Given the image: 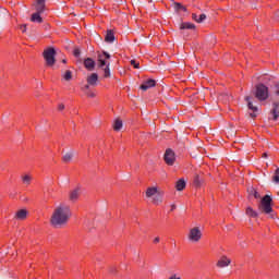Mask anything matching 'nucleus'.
<instances>
[{
	"label": "nucleus",
	"mask_w": 279,
	"mask_h": 279,
	"mask_svg": "<svg viewBox=\"0 0 279 279\" xmlns=\"http://www.w3.org/2000/svg\"><path fill=\"white\" fill-rule=\"evenodd\" d=\"M69 219H71V207L60 204L52 211L50 225L52 228H62L69 223Z\"/></svg>",
	"instance_id": "obj_1"
},
{
	"label": "nucleus",
	"mask_w": 279,
	"mask_h": 279,
	"mask_svg": "<svg viewBox=\"0 0 279 279\" xmlns=\"http://www.w3.org/2000/svg\"><path fill=\"white\" fill-rule=\"evenodd\" d=\"M255 97L258 101H267L269 99V87L265 86V84L256 85Z\"/></svg>",
	"instance_id": "obj_2"
},
{
	"label": "nucleus",
	"mask_w": 279,
	"mask_h": 279,
	"mask_svg": "<svg viewBox=\"0 0 279 279\" xmlns=\"http://www.w3.org/2000/svg\"><path fill=\"white\" fill-rule=\"evenodd\" d=\"M271 196L270 195H265L259 204V210H262L263 213H265L266 215L271 214V211L274 210L271 208Z\"/></svg>",
	"instance_id": "obj_3"
},
{
	"label": "nucleus",
	"mask_w": 279,
	"mask_h": 279,
	"mask_svg": "<svg viewBox=\"0 0 279 279\" xmlns=\"http://www.w3.org/2000/svg\"><path fill=\"white\" fill-rule=\"evenodd\" d=\"M187 239L191 243H199V241H202V229H199V227L190 229Z\"/></svg>",
	"instance_id": "obj_4"
},
{
	"label": "nucleus",
	"mask_w": 279,
	"mask_h": 279,
	"mask_svg": "<svg viewBox=\"0 0 279 279\" xmlns=\"http://www.w3.org/2000/svg\"><path fill=\"white\" fill-rule=\"evenodd\" d=\"M44 58L48 66H53L56 64V49L48 48L44 51Z\"/></svg>",
	"instance_id": "obj_5"
},
{
	"label": "nucleus",
	"mask_w": 279,
	"mask_h": 279,
	"mask_svg": "<svg viewBox=\"0 0 279 279\" xmlns=\"http://www.w3.org/2000/svg\"><path fill=\"white\" fill-rule=\"evenodd\" d=\"M163 160L166 162V165H169L170 167H172V165H174L175 162V153L173 151V149L168 148L163 155Z\"/></svg>",
	"instance_id": "obj_6"
},
{
	"label": "nucleus",
	"mask_w": 279,
	"mask_h": 279,
	"mask_svg": "<svg viewBox=\"0 0 279 279\" xmlns=\"http://www.w3.org/2000/svg\"><path fill=\"white\" fill-rule=\"evenodd\" d=\"M80 195H82V187H80V186L70 191V193H69L70 202H72L74 204V202H77V199H80Z\"/></svg>",
	"instance_id": "obj_7"
},
{
	"label": "nucleus",
	"mask_w": 279,
	"mask_h": 279,
	"mask_svg": "<svg viewBox=\"0 0 279 279\" xmlns=\"http://www.w3.org/2000/svg\"><path fill=\"white\" fill-rule=\"evenodd\" d=\"M245 101H247L248 110H252L253 112L250 113V117L252 119H256V112H258V107H255L252 102L251 98L248 96L245 97Z\"/></svg>",
	"instance_id": "obj_8"
},
{
	"label": "nucleus",
	"mask_w": 279,
	"mask_h": 279,
	"mask_svg": "<svg viewBox=\"0 0 279 279\" xmlns=\"http://www.w3.org/2000/svg\"><path fill=\"white\" fill-rule=\"evenodd\" d=\"M27 215H29L27 209H20L15 213L14 219L17 221H25V219H27Z\"/></svg>",
	"instance_id": "obj_9"
},
{
	"label": "nucleus",
	"mask_w": 279,
	"mask_h": 279,
	"mask_svg": "<svg viewBox=\"0 0 279 279\" xmlns=\"http://www.w3.org/2000/svg\"><path fill=\"white\" fill-rule=\"evenodd\" d=\"M270 114L272 116L274 121H278V117H279V101L278 100L272 102V109L270 110Z\"/></svg>",
	"instance_id": "obj_10"
},
{
	"label": "nucleus",
	"mask_w": 279,
	"mask_h": 279,
	"mask_svg": "<svg viewBox=\"0 0 279 279\" xmlns=\"http://www.w3.org/2000/svg\"><path fill=\"white\" fill-rule=\"evenodd\" d=\"M230 263H232L230 258H228L227 256H222L217 262V267H219V269H223L225 267H229Z\"/></svg>",
	"instance_id": "obj_11"
},
{
	"label": "nucleus",
	"mask_w": 279,
	"mask_h": 279,
	"mask_svg": "<svg viewBox=\"0 0 279 279\" xmlns=\"http://www.w3.org/2000/svg\"><path fill=\"white\" fill-rule=\"evenodd\" d=\"M98 81H99V75H97V73H93L89 76H87V84L89 86H97Z\"/></svg>",
	"instance_id": "obj_12"
},
{
	"label": "nucleus",
	"mask_w": 279,
	"mask_h": 279,
	"mask_svg": "<svg viewBox=\"0 0 279 279\" xmlns=\"http://www.w3.org/2000/svg\"><path fill=\"white\" fill-rule=\"evenodd\" d=\"M95 60H93L92 58H86L84 60V66L85 69H87V71H95Z\"/></svg>",
	"instance_id": "obj_13"
},
{
	"label": "nucleus",
	"mask_w": 279,
	"mask_h": 279,
	"mask_svg": "<svg viewBox=\"0 0 279 279\" xmlns=\"http://www.w3.org/2000/svg\"><path fill=\"white\" fill-rule=\"evenodd\" d=\"M156 86V81L155 80H147L141 85L142 90H147L148 88H154Z\"/></svg>",
	"instance_id": "obj_14"
},
{
	"label": "nucleus",
	"mask_w": 279,
	"mask_h": 279,
	"mask_svg": "<svg viewBox=\"0 0 279 279\" xmlns=\"http://www.w3.org/2000/svg\"><path fill=\"white\" fill-rule=\"evenodd\" d=\"M35 10L38 14H43L45 12V0H37L35 3Z\"/></svg>",
	"instance_id": "obj_15"
},
{
	"label": "nucleus",
	"mask_w": 279,
	"mask_h": 279,
	"mask_svg": "<svg viewBox=\"0 0 279 279\" xmlns=\"http://www.w3.org/2000/svg\"><path fill=\"white\" fill-rule=\"evenodd\" d=\"M153 204L158 206V204H162V192H158L153 198H151Z\"/></svg>",
	"instance_id": "obj_16"
},
{
	"label": "nucleus",
	"mask_w": 279,
	"mask_h": 279,
	"mask_svg": "<svg viewBox=\"0 0 279 279\" xmlns=\"http://www.w3.org/2000/svg\"><path fill=\"white\" fill-rule=\"evenodd\" d=\"M179 29H195V24L191 22H183L179 25Z\"/></svg>",
	"instance_id": "obj_17"
},
{
	"label": "nucleus",
	"mask_w": 279,
	"mask_h": 279,
	"mask_svg": "<svg viewBox=\"0 0 279 279\" xmlns=\"http://www.w3.org/2000/svg\"><path fill=\"white\" fill-rule=\"evenodd\" d=\"M43 13L35 12L31 16L32 23H43V17L40 16Z\"/></svg>",
	"instance_id": "obj_18"
},
{
	"label": "nucleus",
	"mask_w": 279,
	"mask_h": 279,
	"mask_svg": "<svg viewBox=\"0 0 279 279\" xmlns=\"http://www.w3.org/2000/svg\"><path fill=\"white\" fill-rule=\"evenodd\" d=\"M158 192V187H148L146 190V197L153 198Z\"/></svg>",
	"instance_id": "obj_19"
},
{
	"label": "nucleus",
	"mask_w": 279,
	"mask_h": 279,
	"mask_svg": "<svg viewBox=\"0 0 279 279\" xmlns=\"http://www.w3.org/2000/svg\"><path fill=\"white\" fill-rule=\"evenodd\" d=\"M105 41L110 44L114 43V33L112 31H107Z\"/></svg>",
	"instance_id": "obj_20"
},
{
	"label": "nucleus",
	"mask_w": 279,
	"mask_h": 279,
	"mask_svg": "<svg viewBox=\"0 0 279 279\" xmlns=\"http://www.w3.org/2000/svg\"><path fill=\"white\" fill-rule=\"evenodd\" d=\"M75 156V151L71 150L69 153H66L63 157L62 160L63 162H71V160H73V157Z\"/></svg>",
	"instance_id": "obj_21"
},
{
	"label": "nucleus",
	"mask_w": 279,
	"mask_h": 279,
	"mask_svg": "<svg viewBox=\"0 0 279 279\" xmlns=\"http://www.w3.org/2000/svg\"><path fill=\"white\" fill-rule=\"evenodd\" d=\"M177 191H184L186 189V181L184 179H180L175 184Z\"/></svg>",
	"instance_id": "obj_22"
},
{
	"label": "nucleus",
	"mask_w": 279,
	"mask_h": 279,
	"mask_svg": "<svg viewBox=\"0 0 279 279\" xmlns=\"http://www.w3.org/2000/svg\"><path fill=\"white\" fill-rule=\"evenodd\" d=\"M248 195H253L255 197V199H260V193H258V191H256V189L254 187H250L247 190Z\"/></svg>",
	"instance_id": "obj_23"
},
{
	"label": "nucleus",
	"mask_w": 279,
	"mask_h": 279,
	"mask_svg": "<svg viewBox=\"0 0 279 279\" xmlns=\"http://www.w3.org/2000/svg\"><path fill=\"white\" fill-rule=\"evenodd\" d=\"M121 128H123V121H121V119H117L113 123V130L119 132Z\"/></svg>",
	"instance_id": "obj_24"
},
{
	"label": "nucleus",
	"mask_w": 279,
	"mask_h": 279,
	"mask_svg": "<svg viewBox=\"0 0 279 279\" xmlns=\"http://www.w3.org/2000/svg\"><path fill=\"white\" fill-rule=\"evenodd\" d=\"M174 10L175 12H186V7L182 5L180 2H174Z\"/></svg>",
	"instance_id": "obj_25"
},
{
	"label": "nucleus",
	"mask_w": 279,
	"mask_h": 279,
	"mask_svg": "<svg viewBox=\"0 0 279 279\" xmlns=\"http://www.w3.org/2000/svg\"><path fill=\"white\" fill-rule=\"evenodd\" d=\"M63 80H65V82H71V80H73V72H71V70L65 71Z\"/></svg>",
	"instance_id": "obj_26"
},
{
	"label": "nucleus",
	"mask_w": 279,
	"mask_h": 279,
	"mask_svg": "<svg viewBox=\"0 0 279 279\" xmlns=\"http://www.w3.org/2000/svg\"><path fill=\"white\" fill-rule=\"evenodd\" d=\"M246 215L253 218L258 217V213H256L252 207L246 208Z\"/></svg>",
	"instance_id": "obj_27"
},
{
	"label": "nucleus",
	"mask_w": 279,
	"mask_h": 279,
	"mask_svg": "<svg viewBox=\"0 0 279 279\" xmlns=\"http://www.w3.org/2000/svg\"><path fill=\"white\" fill-rule=\"evenodd\" d=\"M22 182H23V184H26V186H29V184L32 182V178L28 174H26V175L22 177Z\"/></svg>",
	"instance_id": "obj_28"
},
{
	"label": "nucleus",
	"mask_w": 279,
	"mask_h": 279,
	"mask_svg": "<svg viewBox=\"0 0 279 279\" xmlns=\"http://www.w3.org/2000/svg\"><path fill=\"white\" fill-rule=\"evenodd\" d=\"M203 182H204V180L202 178H199V175H196L194 179V186H202Z\"/></svg>",
	"instance_id": "obj_29"
},
{
	"label": "nucleus",
	"mask_w": 279,
	"mask_h": 279,
	"mask_svg": "<svg viewBox=\"0 0 279 279\" xmlns=\"http://www.w3.org/2000/svg\"><path fill=\"white\" fill-rule=\"evenodd\" d=\"M98 62H99L100 69H104V66H106V60H104V56L101 54L98 56Z\"/></svg>",
	"instance_id": "obj_30"
},
{
	"label": "nucleus",
	"mask_w": 279,
	"mask_h": 279,
	"mask_svg": "<svg viewBox=\"0 0 279 279\" xmlns=\"http://www.w3.org/2000/svg\"><path fill=\"white\" fill-rule=\"evenodd\" d=\"M272 182H275V184H279V168H277L275 171V175L272 177Z\"/></svg>",
	"instance_id": "obj_31"
},
{
	"label": "nucleus",
	"mask_w": 279,
	"mask_h": 279,
	"mask_svg": "<svg viewBox=\"0 0 279 279\" xmlns=\"http://www.w3.org/2000/svg\"><path fill=\"white\" fill-rule=\"evenodd\" d=\"M105 77H110V64L104 69Z\"/></svg>",
	"instance_id": "obj_32"
},
{
	"label": "nucleus",
	"mask_w": 279,
	"mask_h": 279,
	"mask_svg": "<svg viewBox=\"0 0 279 279\" xmlns=\"http://www.w3.org/2000/svg\"><path fill=\"white\" fill-rule=\"evenodd\" d=\"M204 21H206V14H201L198 20H196V23H204Z\"/></svg>",
	"instance_id": "obj_33"
},
{
	"label": "nucleus",
	"mask_w": 279,
	"mask_h": 279,
	"mask_svg": "<svg viewBox=\"0 0 279 279\" xmlns=\"http://www.w3.org/2000/svg\"><path fill=\"white\" fill-rule=\"evenodd\" d=\"M81 53L82 52L80 51V48H75L74 51H73V54H74L75 58H80Z\"/></svg>",
	"instance_id": "obj_34"
},
{
	"label": "nucleus",
	"mask_w": 279,
	"mask_h": 279,
	"mask_svg": "<svg viewBox=\"0 0 279 279\" xmlns=\"http://www.w3.org/2000/svg\"><path fill=\"white\" fill-rule=\"evenodd\" d=\"M131 64L132 66H134V69H140V64L136 60H131Z\"/></svg>",
	"instance_id": "obj_35"
},
{
	"label": "nucleus",
	"mask_w": 279,
	"mask_h": 279,
	"mask_svg": "<svg viewBox=\"0 0 279 279\" xmlns=\"http://www.w3.org/2000/svg\"><path fill=\"white\" fill-rule=\"evenodd\" d=\"M169 279H182V277L178 276V274H172Z\"/></svg>",
	"instance_id": "obj_36"
},
{
	"label": "nucleus",
	"mask_w": 279,
	"mask_h": 279,
	"mask_svg": "<svg viewBox=\"0 0 279 279\" xmlns=\"http://www.w3.org/2000/svg\"><path fill=\"white\" fill-rule=\"evenodd\" d=\"M275 93H276V95H279V83H277L276 85H275Z\"/></svg>",
	"instance_id": "obj_37"
},
{
	"label": "nucleus",
	"mask_w": 279,
	"mask_h": 279,
	"mask_svg": "<svg viewBox=\"0 0 279 279\" xmlns=\"http://www.w3.org/2000/svg\"><path fill=\"white\" fill-rule=\"evenodd\" d=\"M192 19H193V21H196V22L199 20V19L197 17V14H195V13L192 14Z\"/></svg>",
	"instance_id": "obj_38"
},
{
	"label": "nucleus",
	"mask_w": 279,
	"mask_h": 279,
	"mask_svg": "<svg viewBox=\"0 0 279 279\" xmlns=\"http://www.w3.org/2000/svg\"><path fill=\"white\" fill-rule=\"evenodd\" d=\"M104 56H105V58H106L107 60H110V53L104 51Z\"/></svg>",
	"instance_id": "obj_39"
},
{
	"label": "nucleus",
	"mask_w": 279,
	"mask_h": 279,
	"mask_svg": "<svg viewBox=\"0 0 279 279\" xmlns=\"http://www.w3.org/2000/svg\"><path fill=\"white\" fill-rule=\"evenodd\" d=\"M21 29H22V32H26L27 25H22V26H21Z\"/></svg>",
	"instance_id": "obj_40"
},
{
	"label": "nucleus",
	"mask_w": 279,
	"mask_h": 279,
	"mask_svg": "<svg viewBox=\"0 0 279 279\" xmlns=\"http://www.w3.org/2000/svg\"><path fill=\"white\" fill-rule=\"evenodd\" d=\"M87 97H95V93H87Z\"/></svg>",
	"instance_id": "obj_41"
},
{
	"label": "nucleus",
	"mask_w": 279,
	"mask_h": 279,
	"mask_svg": "<svg viewBox=\"0 0 279 279\" xmlns=\"http://www.w3.org/2000/svg\"><path fill=\"white\" fill-rule=\"evenodd\" d=\"M154 243H160V238H155Z\"/></svg>",
	"instance_id": "obj_42"
},
{
	"label": "nucleus",
	"mask_w": 279,
	"mask_h": 279,
	"mask_svg": "<svg viewBox=\"0 0 279 279\" xmlns=\"http://www.w3.org/2000/svg\"><path fill=\"white\" fill-rule=\"evenodd\" d=\"M59 110H64V105L63 104L59 105Z\"/></svg>",
	"instance_id": "obj_43"
},
{
	"label": "nucleus",
	"mask_w": 279,
	"mask_h": 279,
	"mask_svg": "<svg viewBox=\"0 0 279 279\" xmlns=\"http://www.w3.org/2000/svg\"><path fill=\"white\" fill-rule=\"evenodd\" d=\"M88 88H90V85L87 83V85H85V89L88 90Z\"/></svg>",
	"instance_id": "obj_44"
},
{
	"label": "nucleus",
	"mask_w": 279,
	"mask_h": 279,
	"mask_svg": "<svg viewBox=\"0 0 279 279\" xmlns=\"http://www.w3.org/2000/svg\"><path fill=\"white\" fill-rule=\"evenodd\" d=\"M171 211L175 210V205H171Z\"/></svg>",
	"instance_id": "obj_45"
},
{
	"label": "nucleus",
	"mask_w": 279,
	"mask_h": 279,
	"mask_svg": "<svg viewBox=\"0 0 279 279\" xmlns=\"http://www.w3.org/2000/svg\"><path fill=\"white\" fill-rule=\"evenodd\" d=\"M263 158H267V153H264V154H263Z\"/></svg>",
	"instance_id": "obj_46"
},
{
	"label": "nucleus",
	"mask_w": 279,
	"mask_h": 279,
	"mask_svg": "<svg viewBox=\"0 0 279 279\" xmlns=\"http://www.w3.org/2000/svg\"><path fill=\"white\" fill-rule=\"evenodd\" d=\"M1 16H3V11L0 10V19H1Z\"/></svg>",
	"instance_id": "obj_47"
},
{
	"label": "nucleus",
	"mask_w": 279,
	"mask_h": 279,
	"mask_svg": "<svg viewBox=\"0 0 279 279\" xmlns=\"http://www.w3.org/2000/svg\"><path fill=\"white\" fill-rule=\"evenodd\" d=\"M62 62H63V64H66V59H63Z\"/></svg>",
	"instance_id": "obj_48"
}]
</instances>
